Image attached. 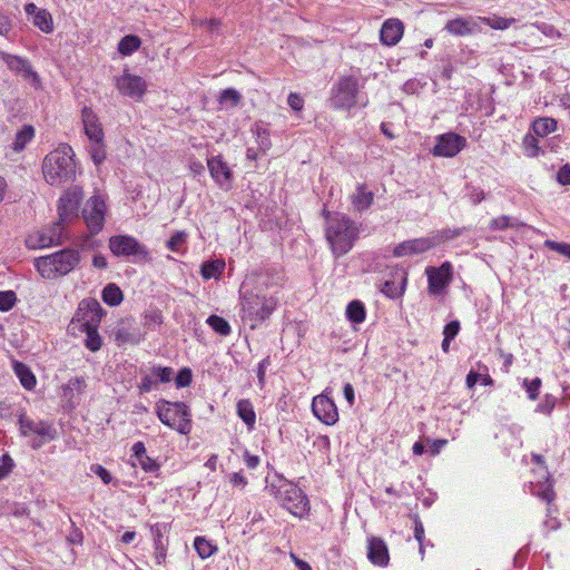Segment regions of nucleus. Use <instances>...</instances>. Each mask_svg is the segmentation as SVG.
Instances as JSON below:
<instances>
[{
	"instance_id": "3",
	"label": "nucleus",
	"mask_w": 570,
	"mask_h": 570,
	"mask_svg": "<svg viewBox=\"0 0 570 570\" xmlns=\"http://www.w3.org/2000/svg\"><path fill=\"white\" fill-rule=\"evenodd\" d=\"M81 121L83 131L89 139V153L92 161L99 166L107 158L105 131L98 115L90 108L83 107L81 110Z\"/></svg>"
},
{
	"instance_id": "31",
	"label": "nucleus",
	"mask_w": 570,
	"mask_h": 570,
	"mask_svg": "<svg viewBox=\"0 0 570 570\" xmlns=\"http://www.w3.org/2000/svg\"><path fill=\"white\" fill-rule=\"evenodd\" d=\"M102 299L110 306H117L122 301V292L116 284H108L102 291Z\"/></svg>"
},
{
	"instance_id": "28",
	"label": "nucleus",
	"mask_w": 570,
	"mask_h": 570,
	"mask_svg": "<svg viewBox=\"0 0 570 570\" xmlns=\"http://www.w3.org/2000/svg\"><path fill=\"white\" fill-rule=\"evenodd\" d=\"M237 414L247 424L248 428L254 426L256 414L252 403L248 400H240L237 403Z\"/></svg>"
},
{
	"instance_id": "41",
	"label": "nucleus",
	"mask_w": 570,
	"mask_h": 570,
	"mask_svg": "<svg viewBox=\"0 0 570 570\" xmlns=\"http://www.w3.org/2000/svg\"><path fill=\"white\" fill-rule=\"evenodd\" d=\"M17 301V296L14 292L7 291V292H0V311H9L13 307L14 303Z\"/></svg>"
},
{
	"instance_id": "4",
	"label": "nucleus",
	"mask_w": 570,
	"mask_h": 570,
	"mask_svg": "<svg viewBox=\"0 0 570 570\" xmlns=\"http://www.w3.org/2000/svg\"><path fill=\"white\" fill-rule=\"evenodd\" d=\"M157 415L159 420L169 428L181 434H188L191 429L188 407L183 402H168L161 400L157 403Z\"/></svg>"
},
{
	"instance_id": "57",
	"label": "nucleus",
	"mask_w": 570,
	"mask_h": 570,
	"mask_svg": "<svg viewBox=\"0 0 570 570\" xmlns=\"http://www.w3.org/2000/svg\"><path fill=\"white\" fill-rule=\"evenodd\" d=\"M167 544L155 547V559L158 564H161L166 559Z\"/></svg>"
},
{
	"instance_id": "51",
	"label": "nucleus",
	"mask_w": 570,
	"mask_h": 570,
	"mask_svg": "<svg viewBox=\"0 0 570 570\" xmlns=\"http://www.w3.org/2000/svg\"><path fill=\"white\" fill-rule=\"evenodd\" d=\"M287 102L294 111H301L304 107L303 98L297 94H289Z\"/></svg>"
},
{
	"instance_id": "43",
	"label": "nucleus",
	"mask_w": 570,
	"mask_h": 570,
	"mask_svg": "<svg viewBox=\"0 0 570 570\" xmlns=\"http://www.w3.org/2000/svg\"><path fill=\"white\" fill-rule=\"evenodd\" d=\"M519 224L511 222L509 216H500L491 220L490 228L493 230H502L508 227H517Z\"/></svg>"
},
{
	"instance_id": "38",
	"label": "nucleus",
	"mask_w": 570,
	"mask_h": 570,
	"mask_svg": "<svg viewBox=\"0 0 570 570\" xmlns=\"http://www.w3.org/2000/svg\"><path fill=\"white\" fill-rule=\"evenodd\" d=\"M208 325L220 335H228L230 333V326L223 317L212 315L207 320Z\"/></svg>"
},
{
	"instance_id": "54",
	"label": "nucleus",
	"mask_w": 570,
	"mask_h": 570,
	"mask_svg": "<svg viewBox=\"0 0 570 570\" xmlns=\"http://www.w3.org/2000/svg\"><path fill=\"white\" fill-rule=\"evenodd\" d=\"M429 443V452L432 455H436L440 453L441 449L448 444V440L445 439H439L434 441L428 440Z\"/></svg>"
},
{
	"instance_id": "26",
	"label": "nucleus",
	"mask_w": 570,
	"mask_h": 570,
	"mask_svg": "<svg viewBox=\"0 0 570 570\" xmlns=\"http://www.w3.org/2000/svg\"><path fill=\"white\" fill-rule=\"evenodd\" d=\"M13 370L24 389L32 390L36 386V376L26 364L16 361L13 363Z\"/></svg>"
},
{
	"instance_id": "36",
	"label": "nucleus",
	"mask_w": 570,
	"mask_h": 570,
	"mask_svg": "<svg viewBox=\"0 0 570 570\" xmlns=\"http://www.w3.org/2000/svg\"><path fill=\"white\" fill-rule=\"evenodd\" d=\"M195 549L200 558L205 559L210 557L215 551L216 547L213 546L203 537H197L194 542Z\"/></svg>"
},
{
	"instance_id": "19",
	"label": "nucleus",
	"mask_w": 570,
	"mask_h": 570,
	"mask_svg": "<svg viewBox=\"0 0 570 570\" xmlns=\"http://www.w3.org/2000/svg\"><path fill=\"white\" fill-rule=\"evenodd\" d=\"M283 505L294 515L302 517L308 509V500L301 489L289 485L282 499Z\"/></svg>"
},
{
	"instance_id": "8",
	"label": "nucleus",
	"mask_w": 570,
	"mask_h": 570,
	"mask_svg": "<svg viewBox=\"0 0 570 570\" xmlns=\"http://www.w3.org/2000/svg\"><path fill=\"white\" fill-rule=\"evenodd\" d=\"M109 248L116 256L137 255L144 261H149V253L134 237L114 236L109 240Z\"/></svg>"
},
{
	"instance_id": "33",
	"label": "nucleus",
	"mask_w": 570,
	"mask_h": 570,
	"mask_svg": "<svg viewBox=\"0 0 570 570\" xmlns=\"http://www.w3.org/2000/svg\"><path fill=\"white\" fill-rule=\"evenodd\" d=\"M225 263L223 261L206 262L202 266V276L206 279L217 278L224 271Z\"/></svg>"
},
{
	"instance_id": "63",
	"label": "nucleus",
	"mask_w": 570,
	"mask_h": 570,
	"mask_svg": "<svg viewBox=\"0 0 570 570\" xmlns=\"http://www.w3.org/2000/svg\"><path fill=\"white\" fill-rule=\"evenodd\" d=\"M11 29L10 20L6 16L0 17V35H7Z\"/></svg>"
},
{
	"instance_id": "56",
	"label": "nucleus",
	"mask_w": 570,
	"mask_h": 570,
	"mask_svg": "<svg viewBox=\"0 0 570 570\" xmlns=\"http://www.w3.org/2000/svg\"><path fill=\"white\" fill-rule=\"evenodd\" d=\"M414 537L419 541L420 546H422V541L424 538V528L421 521H415ZM420 551L423 554V547H420Z\"/></svg>"
},
{
	"instance_id": "5",
	"label": "nucleus",
	"mask_w": 570,
	"mask_h": 570,
	"mask_svg": "<svg viewBox=\"0 0 570 570\" xmlns=\"http://www.w3.org/2000/svg\"><path fill=\"white\" fill-rule=\"evenodd\" d=\"M327 224L326 237L332 245L333 252L342 255L350 250L354 237L352 224L345 220L344 217L330 218Z\"/></svg>"
},
{
	"instance_id": "13",
	"label": "nucleus",
	"mask_w": 570,
	"mask_h": 570,
	"mask_svg": "<svg viewBox=\"0 0 570 570\" xmlns=\"http://www.w3.org/2000/svg\"><path fill=\"white\" fill-rule=\"evenodd\" d=\"M61 232L62 227L60 225V222H58L55 224L53 227H51L48 230H41L30 234L26 239V244L30 248H45L60 244L62 237Z\"/></svg>"
},
{
	"instance_id": "21",
	"label": "nucleus",
	"mask_w": 570,
	"mask_h": 570,
	"mask_svg": "<svg viewBox=\"0 0 570 570\" xmlns=\"http://www.w3.org/2000/svg\"><path fill=\"white\" fill-rule=\"evenodd\" d=\"M19 425L20 432L22 435H29L31 433L38 434L40 436L47 438L48 440H53L56 438V430L51 424L45 421H33L21 414L19 416Z\"/></svg>"
},
{
	"instance_id": "29",
	"label": "nucleus",
	"mask_w": 570,
	"mask_h": 570,
	"mask_svg": "<svg viewBox=\"0 0 570 570\" xmlns=\"http://www.w3.org/2000/svg\"><path fill=\"white\" fill-rule=\"evenodd\" d=\"M86 387H87V384H86V381L83 377L71 379L62 387L63 389V397L71 402L73 399V392H77V394L80 395L83 393Z\"/></svg>"
},
{
	"instance_id": "58",
	"label": "nucleus",
	"mask_w": 570,
	"mask_h": 570,
	"mask_svg": "<svg viewBox=\"0 0 570 570\" xmlns=\"http://www.w3.org/2000/svg\"><path fill=\"white\" fill-rule=\"evenodd\" d=\"M230 483L234 485V487H245L247 484V481L245 479V476H243L240 473L236 472V473H233L230 475Z\"/></svg>"
},
{
	"instance_id": "64",
	"label": "nucleus",
	"mask_w": 570,
	"mask_h": 570,
	"mask_svg": "<svg viewBox=\"0 0 570 570\" xmlns=\"http://www.w3.org/2000/svg\"><path fill=\"white\" fill-rule=\"evenodd\" d=\"M479 380H480V374H478L475 372H470L466 376V386L469 389H472L478 383Z\"/></svg>"
},
{
	"instance_id": "50",
	"label": "nucleus",
	"mask_w": 570,
	"mask_h": 570,
	"mask_svg": "<svg viewBox=\"0 0 570 570\" xmlns=\"http://www.w3.org/2000/svg\"><path fill=\"white\" fill-rule=\"evenodd\" d=\"M138 461L141 469L146 472H155L159 469V464L148 455L140 458Z\"/></svg>"
},
{
	"instance_id": "22",
	"label": "nucleus",
	"mask_w": 570,
	"mask_h": 570,
	"mask_svg": "<svg viewBox=\"0 0 570 570\" xmlns=\"http://www.w3.org/2000/svg\"><path fill=\"white\" fill-rule=\"evenodd\" d=\"M404 35V24L400 19L390 18L384 21L380 31V40L384 46L392 47L400 42Z\"/></svg>"
},
{
	"instance_id": "35",
	"label": "nucleus",
	"mask_w": 570,
	"mask_h": 570,
	"mask_svg": "<svg viewBox=\"0 0 570 570\" xmlns=\"http://www.w3.org/2000/svg\"><path fill=\"white\" fill-rule=\"evenodd\" d=\"M33 132L35 131L31 126H24L16 135V140L13 142V149L16 151H21L26 147V145L32 139Z\"/></svg>"
},
{
	"instance_id": "49",
	"label": "nucleus",
	"mask_w": 570,
	"mask_h": 570,
	"mask_svg": "<svg viewBox=\"0 0 570 570\" xmlns=\"http://www.w3.org/2000/svg\"><path fill=\"white\" fill-rule=\"evenodd\" d=\"M191 371L189 368H183L177 377H176V384L178 387H185L188 386L191 383Z\"/></svg>"
},
{
	"instance_id": "44",
	"label": "nucleus",
	"mask_w": 570,
	"mask_h": 570,
	"mask_svg": "<svg viewBox=\"0 0 570 570\" xmlns=\"http://www.w3.org/2000/svg\"><path fill=\"white\" fill-rule=\"evenodd\" d=\"M150 529H151V533L154 535V546L155 547H159L160 544L168 546L167 539H164V532L166 531L165 525L155 524V525H151Z\"/></svg>"
},
{
	"instance_id": "55",
	"label": "nucleus",
	"mask_w": 570,
	"mask_h": 570,
	"mask_svg": "<svg viewBox=\"0 0 570 570\" xmlns=\"http://www.w3.org/2000/svg\"><path fill=\"white\" fill-rule=\"evenodd\" d=\"M91 470L102 480L104 483L108 484L111 482V474L104 466L96 464Z\"/></svg>"
},
{
	"instance_id": "39",
	"label": "nucleus",
	"mask_w": 570,
	"mask_h": 570,
	"mask_svg": "<svg viewBox=\"0 0 570 570\" xmlns=\"http://www.w3.org/2000/svg\"><path fill=\"white\" fill-rule=\"evenodd\" d=\"M523 386L527 390L528 396L530 400H535L538 397L540 387H541V380L539 377H535L533 380H523Z\"/></svg>"
},
{
	"instance_id": "61",
	"label": "nucleus",
	"mask_w": 570,
	"mask_h": 570,
	"mask_svg": "<svg viewBox=\"0 0 570 570\" xmlns=\"http://www.w3.org/2000/svg\"><path fill=\"white\" fill-rule=\"evenodd\" d=\"M134 455L139 460L146 455V448L142 442H137L132 446Z\"/></svg>"
},
{
	"instance_id": "30",
	"label": "nucleus",
	"mask_w": 570,
	"mask_h": 570,
	"mask_svg": "<svg viewBox=\"0 0 570 570\" xmlns=\"http://www.w3.org/2000/svg\"><path fill=\"white\" fill-rule=\"evenodd\" d=\"M140 38L134 35L125 36L118 43V51L124 56H129L139 49Z\"/></svg>"
},
{
	"instance_id": "25",
	"label": "nucleus",
	"mask_w": 570,
	"mask_h": 570,
	"mask_svg": "<svg viewBox=\"0 0 570 570\" xmlns=\"http://www.w3.org/2000/svg\"><path fill=\"white\" fill-rule=\"evenodd\" d=\"M26 12L33 16V24L41 31L50 33L53 30V21L47 10L39 9L35 3H29L26 6Z\"/></svg>"
},
{
	"instance_id": "10",
	"label": "nucleus",
	"mask_w": 570,
	"mask_h": 570,
	"mask_svg": "<svg viewBox=\"0 0 570 570\" xmlns=\"http://www.w3.org/2000/svg\"><path fill=\"white\" fill-rule=\"evenodd\" d=\"M106 203L100 196L88 199L82 210L83 219L91 233L101 230L105 220Z\"/></svg>"
},
{
	"instance_id": "16",
	"label": "nucleus",
	"mask_w": 570,
	"mask_h": 570,
	"mask_svg": "<svg viewBox=\"0 0 570 570\" xmlns=\"http://www.w3.org/2000/svg\"><path fill=\"white\" fill-rule=\"evenodd\" d=\"M313 413L325 424H334L337 421L338 412L333 400L325 394L314 397L312 403Z\"/></svg>"
},
{
	"instance_id": "15",
	"label": "nucleus",
	"mask_w": 570,
	"mask_h": 570,
	"mask_svg": "<svg viewBox=\"0 0 570 570\" xmlns=\"http://www.w3.org/2000/svg\"><path fill=\"white\" fill-rule=\"evenodd\" d=\"M82 199V191L77 188L68 189L60 198L58 212H59V222H66L69 218L77 215L79 209V205Z\"/></svg>"
},
{
	"instance_id": "2",
	"label": "nucleus",
	"mask_w": 570,
	"mask_h": 570,
	"mask_svg": "<svg viewBox=\"0 0 570 570\" xmlns=\"http://www.w3.org/2000/svg\"><path fill=\"white\" fill-rule=\"evenodd\" d=\"M75 161L65 149H56L48 154L42 163V174L48 184L60 186L75 176Z\"/></svg>"
},
{
	"instance_id": "34",
	"label": "nucleus",
	"mask_w": 570,
	"mask_h": 570,
	"mask_svg": "<svg viewBox=\"0 0 570 570\" xmlns=\"http://www.w3.org/2000/svg\"><path fill=\"white\" fill-rule=\"evenodd\" d=\"M522 148L524 155L530 158L538 157L541 151L538 139L531 134L524 136L522 140Z\"/></svg>"
},
{
	"instance_id": "60",
	"label": "nucleus",
	"mask_w": 570,
	"mask_h": 570,
	"mask_svg": "<svg viewBox=\"0 0 570 570\" xmlns=\"http://www.w3.org/2000/svg\"><path fill=\"white\" fill-rule=\"evenodd\" d=\"M82 538H83V537H82V532H81L79 529L75 528V529L70 532V534H69V537H68V540H69L71 543H78V544H80V543L82 542Z\"/></svg>"
},
{
	"instance_id": "14",
	"label": "nucleus",
	"mask_w": 570,
	"mask_h": 570,
	"mask_svg": "<svg viewBox=\"0 0 570 570\" xmlns=\"http://www.w3.org/2000/svg\"><path fill=\"white\" fill-rule=\"evenodd\" d=\"M116 86L122 95L134 99H141L147 90L146 81L141 77L129 72H125L122 76L118 77Z\"/></svg>"
},
{
	"instance_id": "23",
	"label": "nucleus",
	"mask_w": 570,
	"mask_h": 570,
	"mask_svg": "<svg viewBox=\"0 0 570 570\" xmlns=\"http://www.w3.org/2000/svg\"><path fill=\"white\" fill-rule=\"evenodd\" d=\"M208 169L213 179L220 186L229 188L233 174L228 165L223 161L220 156L212 157L207 160Z\"/></svg>"
},
{
	"instance_id": "32",
	"label": "nucleus",
	"mask_w": 570,
	"mask_h": 570,
	"mask_svg": "<svg viewBox=\"0 0 570 570\" xmlns=\"http://www.w3.org/2000/svg\"><path fill=\"white\" fill-rule=\"evenodd\" d=\"M478 19H481V24L485 23L487 26L495 30H505L515 22L513 18H503L498 16L478 17Z\"/></svg>"
},
{
	"instance_id": "62",
	"label": "nucleus",
	"mask_w": 570,
	"mask_h": 570,
	"mask_svg": "<svg viewBox=\"0 0 570 570\" xmlns=\"http://www.w3.org/2000/svg\"><path fill=\"white\" fill-rule=\"evenodd\" d=\"M245 462L249 469H255L259 464V458L257 455H250L248 452H246Z\"/></svg>"
},
{
	"instance_id": "37",
	"label": "nucleus",
	"mask_w": 570,
	"mask_h": 570,
	"mask_svg": "<svg viewBox=\"0 0 570 570\" xmlns=\"http://www.w3.org/2000/svg\"><path fill=\"white\" fill-rule=\"evenodd\" d=\"M115 336L119 344H137L140 341L139 334L131 333L130 330L125 326L118 328Z\"/></svg>"
},
{
	"instance_id": "9",
	"label": "nucleus",
	"mask_w": 570,
	"mask_h": 570,
	"mask_svg": "<svg viewBox=\"0 0 570 570\" xmlns=\"http://www.w3.org/2000/svg\"><path fill=\"white\" fill-rule=\"evenodd\" d=\"M429 282V293L441 294L451 283L453 268L451 263L444 262L440 267H428L425 269Z\"/></svg>"
},
{
	"instance_id": "12",
	"label": "nucleus",
	"mask_w": 570,
	"mask_h": 570,
	"mask_svg": "<svg viewBox=\"0 0 570 570\" xmlns=\"http://www.w3.org/2000/svg\"><path fill=\"white\" fill-rule=\"evenodd\" d=\"M465 146V138L456 134H444L438 137L433 155L439 157H453Z\"/></svg>"
},
{
	"instance_id": "59",
	"label": "nucleus",
	"mask_w": 570,
	"mask_h": 570,
	"mask_svg": "<svg viewBox=\"0 0 570 570\" xmlns=\"http://www.w3.org/2000/svg\"><path fill=\"white\" fill-rule=\"evenodd\" d=\"M346 315L352 323L356 322V301L350 302L346 308Z\"/></svg>"
},
{
	"instance_id": "17",
	"label": "nucleus",
	"mask_w": 570,
	"mask_h": 570,
	"mask_svg": "<svg viewBox=\"0 0 570 570\" xmlns=\"http://www.w3.org/2000/svg\"><path fill=\"white\" fill-rule=\"evenodd\" d=\"M445 30L451 35L461 37L481 32V19L473 16L455 18L446 22Z\"/></svg>"
},
{
	"instance_id": "46",
	"label": "nucleus",
	"mask_w": 570,
	"mask_h": 570,
	"mask_svg": "<svg viewBox=\"0 0 570 570\" xmlns=\"http://www.w3.org/2000/svg\"><path fill=\"white\" fill-rule=\"evenodd\" d=\"M556 406V397L546 395L543 401L538 405L537 411L543 414H550Z\"/></svg>"
},
{
	"instance_id": "20",
	"label": "nucleus",
	"mask_w": 570,
	"mask_h": 570,
	"mask_svg": "<svg viewBox=\"0 0 570 570\" xmlns=\"http://www.w3.org/2000/svg\"><path fill=\"white\" fill-rule=\"evenodd\" d=\"M366 557L376 567H386L390 562L389 549L385 541L377 537L367 539Z\"/></svg>"
},
{
	"instance_id": "52",
	"label": "nucleus",
	"mask_w": 570,
	"mask_h": 570,
	"mask_svg": "<svg viewBox=\"0 0 570 570\" xmlns=\"http://www.w3.org/2000/svg\"><path fill=\"white\" fill-rule=\"evenodd\" d=\"M460 331V323L458 321H452L448 323L443 330V335L448 338L453 340Z\"/></svg>"
},
{
	"instance_id": "7",
	"label": "nucleus",
	"mask_w": 570,
	"mask_h": 570,
	"mask_svg": "<svg viewBox=\"0 0 570 570\" xmlns=\"http://www.w3.org/2000/svg\"><path fill=\"white\" fill-rule=\"evenodd\" d=\"M276 305L277 301L273 296H245L243 302L244 317L254 322H262L269 317Z\"/></svg>"
},
{
	"instance_id": "18",
	"label": "nucleus",
	"mask_w": 570,
	"mask_h": 570,
	"mask_svg": "<svg viewBox=\"0 0 570 570\" xmlns=\"http://www.w3.org/2000/svg\"><path fill=\"white\" fill-rule=\"evenodd\" d=\"M87 307L89 308V312L92 313L94 315L83 324L87 332L86 346L90 351L96 352L101 347V337L99 336L97 330L89 325V322H99L101 318L102 311L99 303L96 301L88 302Z\"/></svg>"
},
{
	"instance_id": "1",
	"label": "nucleus",
	"mask_w": 570,
	"mask_h": 570,
	"mask_svg": "<svg viewBox=\"0 0 570 570\" xmlns=\"http://www.w3.org/2000/svg\"><path fill=\"white\" fill-rule=\"evenodd\" d=\"M80 262V254L75 249H62L35 261L39 274L47 279H56L69 274Z\"/></svg>"
},
{
	"instance_id": "42",
	"label": "nucleus",
	"mask_w": 570,
	"mask_h": 570,
	"mask_svg": "<svg viewBox=\"0 0 570 570\" xmlns=\"http://www.w3.org/2000/svg\"><path fill=\"white\" fill-rule=\"evenodd\" d=\"M544 246L551 250H554L568 258H570V244L568 243H558L551 239H547L544 242Z\"/></svg>"
},
{
	"instance_id": "11",
	"label": "nucleus",
	"mask_w": 570,
	"mask_h": 570,
	"mask_svg": "<svg viewBox=\"0 0 570 570\" xmlns=\"http://www.w3.org/2000/svg\"><path fill=\"white\" fill-rule=\"evenodd\" d=\"M356 79L353 77L342 79L332 97L335 108H351L355 104Z\"/></svg>"
},
{
	"instance_id": "27",
	"label": "nucleus",
	"mask_w": 570,
	"mask_h": 570,
	"mask_svg": "<svg viewBox=\"0 0 570 570\" xmlns=\"http://www.w3.org/2000/svg\"><path fill=\"white\" fill-rule=\"evenodd\" d=\"M557 129V121L553 118H538L532 124L534 135L544 137Z\"/></svg>"
},
{
	"instance_id": "24",
	"label": "nucleus",
	"mask_w": 570,
	"mask_h": 570,
	"mask_svg": "<svg viewBox=\"0 0 570 570\" xmlns=\"http://www.w3.org/2000/svg\"><path fill=\"white\" fill-rule=\"evenodd\" d=\"M407 275L404 271H395L391 281H385L381 292L390 298L401 297L406 287Z\"/></svg>"
},
{
	"instance_id": "48",
	"label": "nucleus",
	"mask_w": 570,
	"mask_h": 570,
	"mask_svg": "<svg viewBox=\"0 0 570 570\" xmlns=\"http://www.w3.org/2000/svg\"><path fill=\"white\" fill-rule=\"evenodd\" d=\"M8 65L11 68L19 69V70H24L27 72H31V66L26 60H23V59H21L19 57L10 56L9 60H8Z\"/></svg>"
},
{
	"instance_id": "47",
	"label": "nucleus",
	"mask_w": 570,
	"mask_h": 570,
	"mask_svg": "<svg viewBox=\"0 0 570 570\" xmlns=\"http://www.w3.org/2000/svg\"><path fill=\"white\" fill-rule=\"evenodd\" d=\"M373 203V194L358 189V210L368 208Z\"/></svg>"
},
{
	"instance_id": "45",
	"label": "nucleus",
	"mask_w": 570,
	"mask_h": 570,
	"mask_svg": "<svg viewBox=\"0 0 570 570\" xmlns=\"http://www.w3.org/2000/svg\"><path fill=\"white\" fill-rule=\"evenodd\" d=\"M186 238H187V235L185 232H177L167 242V247L173 252H177L179 249L180 245L186 242Z\"/></svg>"
},
{
	"instance_id": "6",
	"label": "nucleus",
	"mask_w": 570,
	"mask_h": 570,
	"mask_svg": "<svg viewBox=\"0 0 570 570\" xmlns=\"http://www.w3.org/2000/svg\"><path fill=\"white\" fill-rule=\"evenodd\" d=\"M460 235L459 230H442L434 237H422L405 240L394 247L393 254L397 257L421 254L434 247L442 239H451Z\"/></svg>"
},
{
	"instance_id": "40",
	"label": "nucleus",
	"mask_w": 570,
	"mask_h": 570,
	"mask_svg": "<svg viewBox=\"0 0 570 570\" xmlns=\"http://www.w3.org/2000/svg\"><path fill=\"white\" fill-rule=\"evenodd\" d=\"M240 98H242V96L237 90L229 88V89L222 91L220 97H219V102L226 104L229 101L232 107H235L239 104Z\"/></svg>"
},
{
	"instance_id": "53",
	"label": "nucleus",
	"mask_w": 570,
	"mask_h": 570,
	"mask_svg": "<svg viewBox=\"0 0 570 570\" xmlns=\"http://www.w3.org/2000/svg\"><path fill=\"white\" fill-rule=\"evenodd\" d=\"M557 180L563 186L570 185V165H564L559 169Z\"/></svg>"
}]
</instances>
